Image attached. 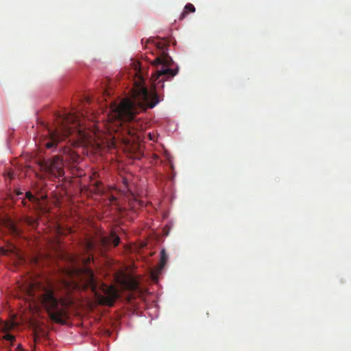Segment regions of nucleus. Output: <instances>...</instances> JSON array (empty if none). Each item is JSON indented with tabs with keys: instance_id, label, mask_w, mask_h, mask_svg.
Masks as SVG:
<instances>
[{
	"instance_id": "obj_1",
	"label": "nucleus",
	"mask_w": 351,
	"mask_h": 351,
	"mask_svg": "<svg viewBox=\"0 0 351 351\" xmlns=\"http://www.w3.org/2000/svg\"><path fill=\"white\" fill-rule=\"evenodd\" d=\"M158 51L156 57L151 62L154 68L151 76L152 89L149 91L144 86L145 77L141 71V64L135 65L131 96L123 99L119 104L111 102L108 114L110 126L115 132L114 138H120L129 145L141 137L142 125L136 115L148 108H153L158 102L157 90L164 88V82L172 78L178 72V67L173 68V61L167 53V46L163 41L154 43Z\"/></svg>"
},
{
	"instance_id": "obj_2",
	"label": "nucleus",
	"mask_w": 351,
	"mask_h": 351,
	"mask_svg": "<svg viewBox=\"0 0 351 351\" xmlns=\"http://www.w3.org/2000/svg\"><path fill=\"white\" fill-rule=\"evenodd\" d=\"M119 243L120 238L114 232H111L109 236L101 237L97 241L87 239L84 243V247L87 256L81 258L84 265L77 271L80 278L78 286L84 289H90L101 305L113 306L119 295L114 286H108L101 282L95 277L93 270L86 266L93 261V254L90 252L97 247L103 250L110 246L116 247Z\"/></svg>"
},
{
	"instance_id": "obj_3",
	"label": "nucleus",
	"mask_w": 351,
	"mask_h": 351,
	"mask_svg": "<svg viewBox=\"0 0 351 351\" xmlns=\"http://www.w3.org/2000/svg\"><path fill=\"white\" fill-rule=\"evenodd\" d=\"M29 294L39 301L53 322L66 324L71 302L64 297L57 296L54 287L51 285H32Z\"/></svg>"
},
{
	"instance_id": "obj_4",
	"label": "nucleus",
	"mask_w": 351,
	"mask_h": 351,
	"mask_svg": "<svg viewBox=\"0 0 351 351\" xmlns=\"http://www.w3.org/2000/svg\"><path fill=\"white\" fill-rule=\"evenodd\" d=\"M82 116L83 114L78 111L57 115L56 129L54 130L49 129L43 140V143L45 147L53 149L73 132H80Z\"/></svg>"
},
{
	"instance_id": "obj_5",
	"label": "nucleus",
	"mask_w": 351,
	"mask_h": 351,
	"mask_svg": "<svg viewBox=\"0 0 351 351\" xmlns=\"http://www.w3.org/2000/svg\"><path fill=\"white\" fill-rule=\"evenodd\" d=\"M64 160H66V158L55 156L42 161L40 166L51 178H62L64 175Z\"/></svg>"
},
{
	"instance_id": "obj_6",
	"label": "nucleus",
	"mask_w": 351,
	"mask_h": 351,
	"mask_svg": "<svg viewBox=\"0 0 351 351\" xmlns=\"http://www.w3.org/2000/svg\"><path fill=\"white\" fill-rule=\"evenodd\" d=\"M195 12V6L193 4L189 3L185 5L184 11L182 12V13L181 14V15L180 16V20L184 19V17L186 16V15H187L189 14V12Z\"/></svg>"
},
{
	"instance_id": "obj_7",
	"label": "nucleus",
	"mask_w": 351,
	"mask_h": 351,
	"mask_svg": "<svg viewBox=\"0 0 351 351\" xmlns=\"http://www.w3.org/2000/svg\"><path fill=\"white\" fill-rule=\"evenodd\" d=\"M167 258H168L167 254H166L165 250H162L160 252V265H159V268H158L159 271L162 270L164 268V267L166 265V263L167 261Z\"/></svg>"
},
{
	"instance_id": "obj_8",
	"label": "nucleus",
	"mask_w": 351,
	"mask_h": 351,
	"mask_svg": "<svg viewBox=\"0 0 351 351\" xmlns=\"http://www.w3.org/2000/svg\"><path fill=\"white\" fill-rule=\"evenodd\" d=\"M25 223L33 228H35L37 225V221L34 218L29 217L25 218Z\"/></svg>"
},
{
	"instance_id": "obj_9",
	"label": "nucleus",
	"mask_w": 351,
	"mask_h": 351,
	"mask_svg": "<svg viewBox=\"0 0 351 351\" xmlns=\"http://www.w3.org/2000/svg\"><path fill=\"white\" fill-rule=\"evenodd\" d=\"M26 198L32 202H37L38 199L30 191H28L25 194Z\"/></svg>"
},
{
	"instance_id": "obj_10",
	"label": "nucleus",
	"mask_w": 351,
	"mask_h": 351,
	"mask_svg": "<svg viewBox=\"0 0 351 351\" xmlns=\"http://www.w3.org/2000/svg\"><path fill=\"white\" fill-rule=\"evenodd\" d=\"M3 338L8 341L13 342L15 340V337L11 334L6 333L3 335Z\"/></svg>"
},
{
	"instance_id": "obj_11",
	"label": "nucleus",
	"mask_w": 351,
	"mask_h": 351,
	"mask_svg": "<svg viewBox=\"0 0 351 351\" xmlns=\"http://www.w3.org/2000/svg\"><path fill=\"white\" fill-rule=\"evenodd\" d=\"M4 176L8 178L10 180L14 178V173L12 170H8L4 173Z\"/></svg>"
},
{
	"instance_id": "obj_12",
	"label": "nucleus",
	"mask_w": 351,
	"mask_h": 351,
	"mask_svg": "<svg viewBox=\"0 0 351 351\" xmlns=\"http://www.w3.org/2000/svg\"><path fill=\"white\" fill-rule=\"evenodd\" d=\"M122 182H123V184L125 188L127 189V191H130V188L128 186V182L127 179L126 178H123V181Z\"/></svg>"
},
{
	"instance_id": "obj_13",
	"label": "nucleus",
	"mask_w": 351,
	"mask_h": 351,
	"mask_svg": "<svg viewBox=\"0 0 351 351\" xmlns=\"http://www.w3.org/2000/svg\"><path fill=\"white\" fill-rule=\"evenodd\" d=\"M110 95V91L108 90H107V89L104 90V91H103V96H104V97L105 98L106 100V97H109Z\"/></svg>"
},
{
	"instance_id": "obj_14",
	"label": "nucleus",
	"mask_w": 351,
	"mask_h": 351,
	"mask_svg": "<svg viewBox=\"0 0 351 351\" xmlns=\"http://www.w3.org/2000/svg\"><path fill=\"white\" fill-rule=\"evenodd\" d=\"M63 151H64V154H65V153H66V152H68V153H69V154H70V152H71L70 149L66 148V147H64V148L63 149Z\"/></svg>"
},
{
	"instance_id": "obj_15",
	"label": "nucleus",
	"mask_w": 351,
	"mask_h": 351,
	"mask_svg": "<svg viewBox=\"0 0 351 351\" xmlns=\"http://www.w3.org/2000/svg\"><path fill=\"white\" fill-rule=\"evenodd\" d=\"M22 194H23V192H21L20 190H19V189L16 190V195H21Z\"/></svg>"
},
{
	"instance_id": "obj_16",
	"label": "nucleus",
	"mask_w": 351,
	"mask_h": 351,
	"mask_svg": "<svg viewBox=\"0 0 351 351\" xmlns=\"http://www.w3.org/2000/svg\"><path fill=\"white\" fill-rule=\"evenodd\" d=\"M110 200L111 202H114L117 200V198L114 196H112Z\"/></svg>"
},
{
	"instance_id": "obj_17",
	"label": "nucleus",
	"mask_w": 351,
	"mask_h": 351,
	"mask_svg": "<svg viewBox=\"0 0 351 351\" xmlns=\"http://www.w3.org/2000/svg\"><path fill=\"white\" fill-rule=\"evenodd\" d=\"M149 138L151 141H154V136L150 133L149 134Z\"/></svg>"
},
{
	"instance_id": "obj_18",
	"label": "nucleus",
	"mask_w": 351,
	"mask_h": 351,
	"mask_svg": "<svg viewBox=\"0 0 351 351\" xmlns=\"http://www.w3.org/2000/svg\"><path fill=\"white\" fill-rule=\"evenodd\" d=\"M5 327V329H6V330H8V329H9L10 328H11V327H12V326H10V324H6Z\"/></svg>"
},
{
	"instance_id": "obj_19",
	"label": "nucleus",
	"mask_w": 351,
	"mask_h": 351,
	"mask_svg": "<svg viewBox=\"0 0 351 351\" xmlns=\"http://www.w3.org/2000/svg\"><path fill=\"white\" fill-rule=\"evenodd\" d=\"M138 203L140 206H143V202H138Z\"/></svg>"
},
{
	"instance_id": "obj_20",
	"label": "nucleus",
	"mask_w": 351,
	"mask_h": 351,
	"mask_svg": "<svg viewBox=\"0 0 351 351\" xmlns=\"http://www.w3.org/2000/svg\"><path fill=\"white\" fill-rule=\"evenodd\" d=\"M22 203L23 204L24 206H26V202L25 199H23Z\"/></svg>"
},
{
	"instance_id": "obj_21",
	"label": "nucleus",
	"mask_w": 351,
	"mask_h": 351,
	"mask_svg": "<svg viewBox=\"0 0 351 351\" xmlns=\"http://www.w3.org/2000/svg\"><path fill=\"white\" fill-rule=\"evenodd\" d=\"M136 286H137V285H136L135 283H134V284L132 285V288L135 289Z\"/></svg>"
},
{
	"instance_id": "obj_22",
	"label": "nucleus",
	"mask_w": 351,
	"mask_h": 351,
	"mask_svg": "<svg viewBox=\"0 0 351 351\" xmlns=\"http://www.w3.org/2000/svg\"><path fill=\"white\" fill-rule=\"evenodd\" d=\"M21 351H23V350H21Z\"/></svg>"
}]
</instances>
